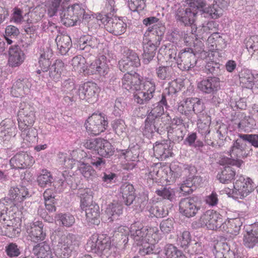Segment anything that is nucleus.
Wrapping results in <instances>:
<instances>
[{
	"label": "nucleus",
	"instance_id": "f257e3e1",
	"mask_svg": "<svg viewBox=\"0 0 258 258\" xmlns=\"http://www.w3.org/2000/svg\"><path fill=\"white\" fill-rule=\"evenodd\" d=\"M56 254L61 258H69L72 252L79 245V236L60 227L53 230L50 235Z\"/></svg>",
	"mask_w": 258,
	"mask_h": 258
},
{
	"label": "nucleus",
	"instance_id": "f03ea898",
	"mask_svg": "<svg viewBox=\"0 0 258 258\" xmlns=\"http://www.w3.org/2000/svg\"><path fill=\"white\" fill-rule=\"evenodd\" d=\"M87 247L103 258L115 257L117 252V247L111 244L110 237L104 235H93L87 243Z\"/></svg>",
	"mask_w": 258,
	"mask_h": 258
},
{
	"label": "nucleus",
	"instance_id": "7ed1b4c3",
	"mask_svg": "<svg viewBox=\"0 0 258 258\" xmlns=\"http://www.w3.org/2000/svg\"><path fill=\"white\" fill-rule=\"evenodd\" d=\"M220 165H226L220 173L217 175V179L221 183L227 184L231 182L235 176L236 172L234 169L229 165H235L240 167L243 162L239 159H234L223 156L219 161Z\"/></svg>",
	"mask_w": 258,
	"mask_h": 258
},
{
	"label": "nucleus",
	"instance_id": "20e7f679",
	"mask_svg": "<svg viewBox=\"0 0 258 258\" xmlns=\"http://www.w3.org/2000/svg\"><path fill=\"white\" fill-rule=\"evenodd\" d=\"M197 12L196 10L190 8H179L175 13V19L177 24L181 26H190L192 28L191 33L197 36L196 34L197 28L194 24L196 21Z\"/></svg>",
	"mask_w": 258,
	"mask_h": 258
},
{
	"label": "nucleus",
	"instance_id": "39448f33",
	"mask_svg": "<svg viewBox=\"0 0 258 258\" xmlns=\"http://www.w3.org/2000/svg\"><path fill=\"white\" fill-rule=\"evenodd\" d=\"M87 132L94 136L104 132L108 126L107 117L102 113H93L85 123Z\"/></svg>",
	"mask_w": 258,
	"mask_h": 258
},
{
	"label": "nucleus",
	"instance_id": "423d86ee",
	"mask_svg": "<svg viewBox=\"0 0 258 258\" xmlns=\"http://www.w3.org/2000/svg\"><path fill=\"white\" fill-rule=\"evenodd\" d=\"M201 202L198 196L182 198L179 202V211L187 218L193 217L201 209Z\"/></svg>",
	"mask_w": 258,
	"mask_h": 258
},
{
	"label": "nucleus",
	"instance_id": "0eeeda50",
	"mask_svg": "<svg viewBox=\"0 0 258 258\" xmlns=\"http://www.w3.org/2000/svg\"><path fill=\"white\" fill-rule=\"evenodd\" d=\"M233 183L234 188L232 190V194L239 196L241 199L248 196L255 188V184L249 177L237 175Z\"/></svg>",
	"mask_w": 258,
	"mask_h": 258
},
{
	"label": "nucleus",
	"instance_id": "6e6552de",
	"mask_svg": "<svg viewBox=\"0 0 258 258\" xmlns=\"http://www.w3.org/2000/svg\"><path fill=\"white\" fill-rule=\"evenodd\" d=\"M156 89L154 81L152 79H147L143 83V89L134 92V99L138 104H147L153 98Z\"/></svg>",
	"mask_w": 258,
	"mask_h": 258
},
{
	"label": "nucleus",
	"instance_id": "1a4fd4ad",
	"mask_svg": "<svg viewBox=\"0 0 258 258\" xmlns=\"http://www.w3.org/2000/svg\"><path fill=\"white\" fill-rule=\"evenodd\" d=\"M19 128L23 129L32 126L35 119L34 108L26 103H21L18 112Z\"/></svg>",
	"mask_w": 258,
	"mask_h": 258
},
{
	"label": "nucleus",
	"instance_id": "9d476101",
	"mask_svg": "<svg viewBox=\"0 0 258 258\" xmlns=\"http://www.w3.org/2000/svg\"><path fill=\"white\" fill-rule=\"evenodd\" d=\"M193 53L194 50L189 48L182 49L178 53L177 63L180 70L186 71L195 67L196 60Z\"/></svg>",
	"mask_w": 258,
	"mask_h": 258
},
{
	"label": "nucleus",
	"instance_id": "9b49d317",
	"mask_svg": "<svg viewBox=\"0 0 258 258\" xmlns=\"http://www.w3.org/2000/svg\"><path fill=\"white\" fill-rule=\"evenodd\" d=\"M99 40L91 35L84 36L80 38L78 48L83 50V54L87 58H94V49L98 47Z\"/></svg>",
	"mask_w": 258,
	"mask_h": 258
},
{
	"label": "nucleus",
	"instance_id": "f8f14e48",
	"mask_svg": "<svg viewBox=\"0 0 258 258\" xmlns=\"http://www.w3.org/2000/svg\"><path fill=\"white\" fill-rule=\"evenodd\" d=\"M143 77L135 72H127L121 79V87L131 92L140 89Z\"/></svg>",
	"mask_w": 258,
	"mask_h": 258
},
{
	"label": "nucleus",
	"instance_id": "ddd939ff",
	"mask_svg": "<svg viewBox=\"0 0 258 258\" xmlns=\"http://www.w3.org/2000/svg\"><path fill=\"white\" fill-rule=\"evenodd\" d=\"M201 226L212 230H218L219 225L222 224V216L214 210H208L200 219Z\"/></svg>",
	"mask_w": 258,
	"mask_h": 258
},
{
	"label": "nucleus",
	"instance_id": "4468645a",
	"mask_svg": "<svg viewBox=\"0 0 258 258\" xmlns=\"http://www.w3.org/2000/svg\"><path fill=\"white\" fill-rule=\"evenodd\" d=\"M154 231V229L150 228H147L144 227L140 222H136L132 224L130 228V235L134 241L137 242V244L143 241H147L146 237L152 232Z\"/></svg>",
	"mask_w": 258,
	"mask_h": 258
},
{
	"label": "nucleus",
	"instance_id": "2eb2a0df",
	"mask_svg": "<svg viewBox=\"0 0 258 258\" xmlns=\"http://www.w3.org/2000/svg\"><path fill=\"white\" fill-rule=\"evenodd\" d=\"M220 80L217 77H208L198 83V88L205 94H213L220 88Z\"/></svg>",
	"mask_w": 258,
	"mask_h": 258
},
{
	"label": "nucleus",
	"instance_id": "dca6fc26",
	"mask_svg": "<svg viewBox=\"0 0 258 258\" xmlns=\"http://www.w3.org/2000/svg\"><path fill=\"white\" fill-rule=\"evenodd\" d=\"M127 55L126 57L119 61V69L122 72H129L141 64L140 59L137 53L128 49Z\"/></svg>",
	"mask_w": 258,
	"mask_h": 258
},
{
	"label": "nucleus",
	"instance_id": "f3484780",
	"mask_svg": "<svg viewBox=\"0 0 258 258\" xmlns=\"http://www.w3.org/2000/svg\"><path fill=\"white\" fill-rule=\"evenodd\" d=\"M32 156L25 152L16 154L10 160V164L14 169H25L31 166L34 163Z\"/></svg>",
	"mask_w": 258,
	"mask_h": 258
},
{
	"label": "nucleus",
	"instance_id": "a211bd4d",
	"mask_svg": "<svg viewBox=\"0 0 258 258\" xmlns=\"http://www.w3.org/2000/svg\"><path fill=\"white\" fill-rule=\"evenodd\" d=\"M65 69L63 62L60 59H56L45 73L41 75V79H48L49 78L57 82L59 81L62 72Z\"/></svg>",
	"mask_w": 258,
	"mask_h": 258
},
{
	"label": "nucleus",
	"instance_id": "6ab92c4d",
	"mask_svg": "<svg viewBox=\"0 0 258 258\" xmlns=\"http://www.w3.org/2000/svg\"><path fill=\"white\" fill-rule=\"evenodd\" d=\"M16 132L15 122L12 118H6L0 123V140L9 141Z\"/></svg>",
	"mask_w": 258,
	"mask_h": 258
},
{
	"label": "nucleus",
	"instance_id": "aec40b11",
	"mask_svg": "<svg viewBox=\"0 0 258 258\" xmlns=\"http://www.w3.org/2000/svg\"><path fill=\"white\" fill-rule=\"evenodd\" d=\"M162 120L147 116L144 121V126L142 129L144 136L148 139L152 138L155 133L160 134V127Z\"/></svg>",
	"mask_w": 258,
	"mask_h": 258
},
{
	"label": "nucleus",
	"instance_id": "412c9836",
	"mask_svg": "<svg viewBox=\"0 0 258 258\" xmlns=\"http://www.w3.org/2000/svg\"><path fill=\"white\" fill-rule=\"evenodd\" d=\"M43 223L40 221L30 223L27 232L32 241L36 243L45 239L46 233L43 230Z\"/></svg>",
	"mask_w": 258,
	"mask_h": 258
},
{
	"label": "nucleus",
	"instance_id": "4be33fe9",
	"mask_svg": "<svg viewBox=\"0 0 258 258\" xmlns=\"http://www.w3.org/2000/svg\"><path fill=\"white\" fill-rule=\"evenodd\" d=\"M99 93V88L97 85L93 82H88L81 86L78 89V95L80 99L89 100L95 99Z\"/></svg>",
	"mask_w": 258,
	"mask_h": 258
},
{
	"label": "nucleus",
	"instance_id": "5701e85b",
	"mask_svg": "<svg viewBox=\"0 0 258 258\" xmlns=\"http://www.w3.org/2000/svg\"><path fill=\"white\" fill-rule=\"evenodd\" d=\"M31 83L26 78H21L15 82L11 89L12 95L15 97L23 96L29 92Z\"/></svg>",
	"mask_w": 258,
	"mask_h": 258
},
{
	"label": "nucleus",
	"instance_id": "b1692460",
	"mask_svg": "<svg viewBox=\"0 0 258 258\" xmlns=\"http://www.w3.org/2000/svg\"><path fill=\"white\" fill-rule=\"evenodd\" d=\"M24 59V53L18 45L12 46L9 48L8 64L10 67H19L23 62Z\"/></svg>",
	"mask_w": 258,
	"mask_h": 258
},
{
	"label": "nucleus",
	"instance_id": "393cba45",
	"mask_svg": "<svg viewBox=\"0 0 258 258\" xmlns=\"http://www.w3.org/2000/svg\"><path fill=\"white\" fill-rule=\"evenodd\" d=\"M146 40V42H143V62L145 64H148L154 57L157 48L160 43L149 38Z\"/></svg>",
	"mask_w": 258,
	"mask_h": 258
},
{
	"label": "nucleus",
	"instance_id": "a878e982",
	"mask_svg": "<svg viewBox=\"0 0 258 258\" xmlns=\"http://www.w3.org/2000/svg\"><path fill=\"white\" fill-rule=\"evenodd\" d=\"M244 140L240 137L233 141L232 146L231 147L230 152L231 157L232 155L236 157V159L240 158H246L252 154V149H250L247 153L245 151L246 145L243 143Z\"/></svg>",
	"mask_w": 258,
	"mask_h": 258
},
{
	"label": "nucleus",
	"instance_id": "bb28decb",
	"mask_svg": "<svg viewBox=\"0 0 258 258\" xmlns=\"http://www.w3.org/2000/svg\"><path fill=\"white\" fill-rule=\"evenodd\" d=\"M172 147L171 143L167 141L162 143L157 142L154 145L153 150L155 156L161 160H165L167 158L171 156Z\"/></svg>",
	"mask_w": 258,
	"mask_h": 258
},
{
	"label": "nucleus",
	"instance_id": "cd10ccee",
	"mask_svg": "<svg viewBox=\"0 0 258 258\" xmlns=\"http://www.w3.org/2000/svg\"><path fill=\"white\" fill-rule=\"evenodd\" d=\"M28 189L24 186L20 185L17 187H12L9 192V196L11 201L15 206L18 205L28 197Z\"/></svg>",
	"mask_w": 258,
	"mask_h": 258
},
{
	"label": "nucleus",
	"instance_id": "c85d7f7f",
	"mask_svg": "<svg viewBox=\"0 0 258 258\" xmlns=\"http://www.w3.org/2000/svg\"><path fill=\"white\" fill-rule=\"evenodd\" d=\"M203 179L199 176L188 177L180 186V190L184 194L192 192L202 183Z\"/></svg>",
	"mask_w": 258,
	"mask_h": 258
},
{
	"label": "nucleus",
	"instance_id": "c756f323",
	"mask_svg": "<svg viewBox=\"0 0 258 258\" xmlns=\"http://www.w3.org/2000/svg\"><path fill=\"white\" fill-rule=\"evenodd\" d=\"M83 210L85 211L86 219L89 224L98 225L100 223V209L98 205L91 203Z\"/></svg>",
	"mask_w": 258,
	"mask_h": 258
},
{
	"label": "nucleus",
	"instance_id": "7c9ffc66",
	"mask_svg": "<svg viewBox=\"0 0 258 258\" xmlns=\"http://www.w3.org/2000/svg\"><path fill=\"white\" fill-rule=\"evenodd\" d=\"M111 22L107 25V30L114 35L118 36L123 34L126 29L127 25L122 20L113 17Z\"/></svg>",
	"mask_w": 258,
	"mask_h": 258
},
{
	"label": "nucleus",
	"instance_id": "2f4dec72",
	"mask_svg": "<svg viewBox=\"0 0 258 258\" xmlns=\"http://www.w3.org/2000/svg\"><path fill=\"white\" fill-rule=\"evenodd\" d=\"M147 31L148 38L160 43L165 31V27L160 21L154 27H148Z\"/></svg>",
	"mask_w": 258,
	"mask_h": 258
},
{
	"label": "nucleus",
	"instance_id": "473e14b6",
	"mask_svg": "<svg viewBox=\"0 0 258 258\" xmlns=\"http://www.w3.org/2000/svg\"><path fill=\"white\" fill-rule=\"evenodd\" d=\"M32 253L37 258H52V250L49 244L46 242H43L34 246Z\"/></svg>",
	"mask_w": 258,
	"mask_h": 258
},
{
	"label": "nucleus",
	"instance_id": "72a5a7b5",
	"mask_svg": "<svg viewBox=\"0 0 258 258\" xmlns=\"http://www.w3.org/2000/svg\"><path fill=\"white\" fill-rule=\"evenodd\" d=\"M135 188L132 184H123L120 187L123 203L126 206L132 205L135 199Z\"/></svg>",
	"mask_w": 258,
	"mask_h": 258
},
{
	"label": "nucleus",
	"instance_id": "f704fd0d",
	"mask_svg": "<svg viewBox=\"0 0 258 258\" xmlns=\"http://www.w3.org/2000/svg\"><path fill=\"white\" fill-rule=\"evenodd\" d=\"M87 58L85 55H78L74 56L72 59V65L73 69L75 71H78L80 74L85 73L87 70L88 62Z\"/></svg>",
	"mask_w": 258,
	"mask_h": 258
},
{
	"label": "nucleus",
	"instance_id": "c9c22d12",
	"mask_svg": "<svg viewBox=\"0 0 258 258\" xmlns=\"http://www.w3.org/2000/svg\"><path fill=\"white\" fill-rule=\"evenodd\" d=\"M240 82L242 87L248 89H252L254 86L255 75L252 74L248 70L244 69L241 70L239 75Z\"/></svg>",
	"mask_w": 258,
	"mask_h": 258
},
{
	"label": "nucleus",
	"instance_id": "e433bc0d",
	"mask_svg": "<svg viewBox=\"0 0 258 258\" xmlns=\"http://www.w3.org/2000/svg\"><path fill=\"white\" fill-rule=\"evenodd\" d=\"M55 42L59 52L62 55L66 54L72 45L71 39L68 35H58Z\"/></svg>",
	"mask_w": 258,
	"mask_h": 258
},
{
	"label": "nucleus",
	"instance_id": "4c0bfd02",
	"mask_svg": "<svg viewBox=\"0 0 258 258\" xmlns=\"http://www.w3.org/2000/svg\"><path fill=\"white\" fill-rule=\"evenodd\" d=\"M122 205L117 202H113L107 206L105 213L108 216L110 221H113L122 214Z\"/></svg>",
	"mask_w": 258,
	"mask_h": 258
},
{
	"label": "nucleus",
	"instance_id": "58836bf2",
	"mask_svg": "<svg viewBox=\"0 0 258 258\" xmlns=\"http://www.w3.org/2000/svg\"><path fill=\"white\" fill-rule=\"evenodd\" d=\"M101 183L103 187H111L118 180V175L109 170H105L101 174Z\"/></svg>",
	"mask_w": 258,
	"mask_h": 258
},
{
	"label": "nucleus",
	"instance_id": "ea45409f",
	"mask_svg": "<svg viewBox=\"0 0 258 258\" xmlns=\"http://www.w3.org/2000/svg\"><path fill=\"white\" fill-rule=\"evenodd\" d=\"M197 98H188L180 102L178 107V110L188 118L193 113V105L196 102Z\"/></svg>",
	"mask_w": 258,
	"mask_h": 258
},
{
	"label": "nucleus",
	"instance_id": "a19ab883",
	"mask_svg": "<svg viewBox=\"0 0 258 258\" xmlns=\"http://www.w3.org/2000/svg\"><path fill=\"white\" fill-rule=\"evenodd\" d=\"M54 181V178L50 172L46 169H43L37 178L38 185L42 188L51 186Z\"/></svg>",
	"mask_w": 258,
	"mask_h": 258
},
{
	"label": "nucleus",
	"instance_id": "79ce46f5",
	"mask_svg": "<svg viewBox=\"0 0 258 258\" xmlns=\"http://www.w3.org/2000/svg\"><path fill=\"white\" fill-rule=\"evenodd\" d=\"M168 138L173 142L179 143L184 137L183 128L178 126H170L167 130Z\"/></svg>",
	"mask_w": 258,
	"mask_h": 258
},
{
	"label": "nucleus",
	"instance_id": "37998d69",
	"mask_svg": "<svg viewBox=\"0 0 258 258\" xmlns=\"http://www.w3.org/2000/svg\"><path fill=\"white\" fill-rule=\"evenodd\" d=\"M67 8L69 10V12L77 17V19H76L78 21H81V20L87 19L90 18L89 15L86 14L85 9L82 4H75Z\"/></svg>",
	"mask_w": 258,
	"mask_h": 258
},
{
	"label": "nucleus",
	"instance_id": "c03bdc74",
	"mask_svg": "<svg viewBox=\"0 0 258 258\" xmlns=\"http://www.w3.org/2000/svg\"><path fill=\"white\" fill-rule=\"evenodd\" d=\"M198 137L196 133H189L184 141L185 145L189 147L194 148L197 150H201V148L204 146V143L203 141L198 140Z\"/></svg>",
	"mask_w": 258,
	"mask_h": 258
},
{
	"label": "nucleus",
	"instance_id": "a18cd8bd",
	"mask_svg": "<svg viewBox=\"0 0 258 258\" xmlns=\"http://www.w3.org/2000/svg\"><path fill=\"white\" fill-rule=\"evenodd\" d=\"M114 148L108 141L102 139L97 149L98 154L103 157L109 158L114 154Z\"/></svg>",
	"mask_w": 258,
	"mask_h": 258
},
{
	"label": "nucleus",
	"instance_id": "49530a36",
	"mask_svg": "<svg viewBox=\"0 0 258 258\" xmlns=\"http://www.w3.org/2000/svg\"><path fill=\"white\" fill-rule=\"evenodd\" d=\"M58 15L60 16L61 22L67 27L74 26L78 22L76 19L77 17L69 12V10L67 8L64 9L58 13Z\"/></svg>",
	"mask_w": 258,
	"mask_h": 258
},
{
	"label": "nucleus",
	"instance_id": "de8ad7c7",
	"mask_svg": "<svg viewBox=\"0 0 258 258\" xmlns=\"http://www.w3.org/2000/svg\"><path fill=\"white\" fill-rule=\"evenodd\" d=\"M78 194L80 197V207L82 210L87 207L92 203V191L90 188H85L80 190Z\"/></svg>",
	"mask_w": 258,
	"mask_h": 258
},
{
	"label": "nucleus",
	"instance_id": "09e8293b",
	"mask_svg": "<svg viewBox=\"0 0 258 258\" xmlns=\"http://www.w3.org/2000/svg\"><path fill=\"white\" fill-rule=\"evenodd\" d=\"M164 250L166 258H187L181 250L172 244L166 245Z\"/></svg>",
	"mask_w": 258,
	"mask_h": 258
},
{
	"label": "nucleus",
	"instance_id": "8fccbe9b",
	"mask_svg": "<svg viewBox=\"0 0 258 258\" xmlns=\"http://www.w3.org/2000/svg\"><path fill=\"white\" fill-rule=\"evenodd\" d=\"M204 71L207 75H211V77H218L222 74L220 64L214 61L207 62L205 67Z\"/></svg>",
	"mask_w": 258,
	"mask_h": 258
},
{
	"label": "nucleus",
	"instance_id": "3c124183",
	"mask_svg": "<svg viewBox=\"0 0 258 258\" xmlns=\"http://www.w3.org/2000/svg\"><path fill=\"white\" fill-rule=\"evenodd\" d=\"M245 47L251 55L255 54L258 55V36L254 35L245 39Z\"/></svg>",
	"mask_w": 258,
	"mask_h": 258
},
{
	"label": "nucleus",
	"instance_id": "603ef678",
	"mask_svg": "<svg viewBox=\"0 0 258 258\" xmlns=\"http://www.w3.org/2000/svg\"><path fill=\"white\" fill-rule=\"evenodd\" d=\"M151 215L156 218H163L168 214V211L165 206L162 204H154L148 210Z\"/></svg>",
	"mask_w": 258,
	"mask_h": 258
},
{
	"label": "nucleus",
	"instance_id": "864d4df0",
	"mask_svg": "<svg viewBox=\"0 0 258 258\" xmlns=\"http://www.w3.org/2000/svg\"><path fill=\"white\" fill-rule=\"evenodd\" d=\"M62 0H49V5L48 8V15L52 17L58 15L60 12L63 10Z\"/></svg>",
	"mask_w": 258,
	"mask_h": 258
},
{
	"label": "nucleus",
	"instance_id": "5fc2aeb1",
	"mask_svg": "<svg viewBox=\"0 0 258 258\" xmlns=\"http://www.w3.org/2000/svg\"><path fill=\"white\" fill-rule=\"evenodd\" d=\"M242 225L239 218L230 219L227 221L228 233L236 235L238 234Z\"/></svg>",
	"mask_w": 258,
	"mask_h": 258
},
{
	"label": "nucleus",
	"instance_id": "6e6d98bb",
	"mask_svg": "<svg viewBox=\"0 0 258 258\" xmlns=\"http://www.w3.org/2000/svg\"><path fill=\"white\" fill-rule=\"evenodd\" d=\"M171 68L169 66H159L156 68V75L160 80H169L171 76Z\"/></svg>",
	"mask_w": 258,
	"mask_h": 258
},
{
	"label": "nucleus",
	"instance_id": "4d7b16f0",
	"mask_svg": "<svg viewBox=\"0 0 258 258\" xmlns=\"http://www.w3.org/2000/svg\"><path fill=\"white\" fill-rule=\"evenodd\" d=\"M113 131L119 136H123L126 133V125L123 120L121 119H115L111 122Z\"/></svg>",
	"mask_w": 258,
	"mask_h": 258
},
{
	"label": "nucleus",
	"instance_id": "13d9d810",
	"mask_svg": "<svg viewBox=\"0 0 258 258\" xmlns=\"http://www.w3.org/2000/svg\"><path fill=\"white\" fill-rule=\"evenodd\" d=\"M153 107L151 109L147 110L146 116H150L157 119L161 120L162 116L165 115L164 109L162 105H160L157 103L153 104Z\"/></svg>",
	"mask_w": 258,
	"mask_h": 258
},
{
	"label": "nucleus",
	"instance_id": "bf43d9fd",
	"mask_svg": "<svg viewBox=\"0 0 258 258\" xmlns=\"http://www.w3.org/2000/svg\"><path fill=\"white\" fill-rule=\"evenodd\" d=\"M80 171L82 175L88 180H93L96 177V172L92 166L83 163L80 167Z\"/></svg>",
	"mask_w": 258,
	"mask_h": 258
},
{
	"label": "nucleus",
	"instance_id": "052dcab7",
	"mask_svg": "<svg viewBox=\"0 0 258 258\" xmlns=\"http://www.w3.org/2000/svg\"><path fill=\"white\" fill-rule=\"evenodd\" d=\"M57 221L61 222L62 226L70 227L75 222L74 217L70 213H59L55 216Z\"/></svg>",
	"mask_w": 258,
	"mask_h": 258
},
{
	"label": "nucleus",
	"instance_id": "680f3d73",
	"mask_svg": "<svg viewBox=\"0 0 258 258\" xmlns=\"http://www.w3.org/2000/svg\"><path fill=\"white\" fill-rule=\"evenodd\" d=\"M22 131L21 136L24 140L28 142V144L33 143L35 140L36 136V130L32 126H29L26 128H19Z\"/></svg>",
	"mask_w": 258,
	"mask_h": 258
},
{
	"label": "nucleus",
	"instance_id": "e2e57ef3",
	"mask_svg": "<svg viewBox=\"0 0 258 258\" xmlns=\"http://www.w3.org/2000/svg\"><path fill=\"white\" fill-rule=\"evenodd\" d=\"M155 192L158 196L171 202L173 201L175 199V191L170 187H163L161 189L156 190Z\"/></svg>",
	"mask_w": 258,
	"mask_h": 258
},
{
	"label": "nucleus",
	"instance_id": "0e129e2a",
	"mask_svg": "<svg viewBox=\"0 0 258 258\" xmlns=\"http://www.w3.org/2000/svg\"><path fill=\"white\" fill-rule=\"evenodd\" d=\"M258 243V238L252 234L251 231L247 232L243 237V244L249 248H252Z\"/></svg>",
	"mask_w": 258,
	"mask_h": 258
},
{
	"label": "nucleus",
	"instance_id": "69168bd1",
	"mask_svg": "<svg viewBox=\"0 0 258 258\" xmlns=\"http://www.w3.org/2000/svg\"><path fill=\"white\" fill-rule=\"evenodd\" d=\"M174 220L171 218H168L163 220L160 224V228L161 231L165 234H168L174 230Z\"/></svg>",
	"mask_w": 258,
	"mask_h": 258
},
{
	"label": "nucleus",
	"instance_id": "338daca9",
	"mask_svg": "<svg viewBox=\"0 0 258 258\" xmlns=\"http://www.w3.org/2000/svg\"><path fill=\"white\" fill-rule=\"evenodd\" d=\"M255 125V120L249 116L244 117L238 123V127L244 131L253 128Z\"/></svg>",
	"mask_w": 258,
	"mask_h": 258
},
{
	"label": "nucleus",
	"instance_id": "774afa93",
	"mask_svg": "<svg viewBox=\"0 0 258 258\" xmlns=\"http://www.w3.org/2000/svg\"><path fill=\"white\" fill-rule=\"evenodd\" d=\"M178 241L182 248L189 247L191 242V235L189 231H184L178 237Z\"/></svg>",
	"mask_w": 258,
	"mask_h": 258
}]
</instances>
